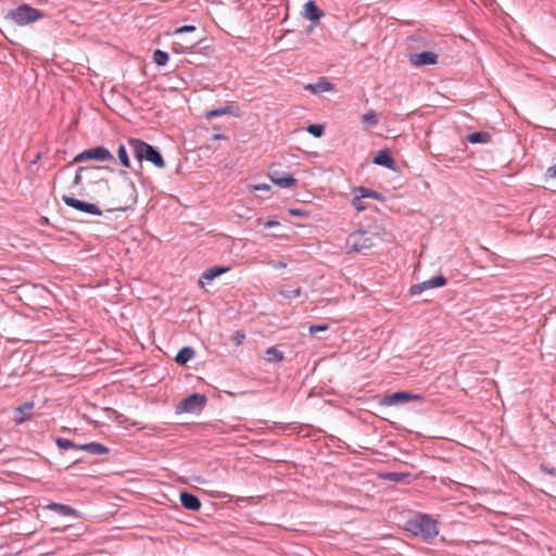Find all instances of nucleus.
<instances>
[{
    "label": "nucleus",
    "instance_id": "obj_1",
    "mask_svg": "<svg viewBox=\"0 0 556 556\" xmlns=\"http://www.w3.org/2000/svg\"><path fill=\"white\" fill-rule=\"evenodd\" d=\"M128 144L131 148L135 157L139 162L147 161L157 168L165 167L166 163L156 147L138 138H129Z\"/></svg>",
    "mask_w": 556,
    "mask_h": 556
},
{
    "label": "nucleus",
    "instance_id": "obj_2",
    "mask_svg": "<svg viewBox=\"0 0 556 556\" xmlns=\"http://www.w3.org/2000/svg\"><path fill=\"white\" fill-rule=\"evenodd\" d=\"M405 530L414 535H422L425 539H433L439 534V523L426 514H419L405 522Z\"/></svg>",
    "mask_w": 556,
    "mask_h": 556
},
{
    "label": "nucleus",
    "instance_id": "obj_3",
    "mask_svg": "<svg viewBox=\"0 0 556 556\" xmlns=\"http://www.w3.org/2000/svg\"><path fill=\"white\" fill-rule=\"evenodd\" d=\"M379 239L377 232L370 230H357L352 232L345 243L348 253H358L371 249Z\"/></svg>",
    "mask_w": 556,
    "mask_h": 556
},
{
    "label": "nucleus",
    "instance_id": "obj_4",
    "mask_svg": "<svg viewBox=\"0 0 556 556\" xmlns=\"http://www.w3.org/2000/svg\"><path fill=\"white\" fill-rule=\"evenodd\" d=\"M18 26H24L43 17V13L28 4H21L10 10L5 16Z\"/></svg>",
    "mask_w": 556,
    "mask_h": 556
},
{
    "label": "nucleus",
    "instance_id": "obj_5",
    "mask_svg": "<svg viewBox=\"0 0 556 556\" xmlns=\"http://www.w3.org/2000/svg\"><path fill=\"white\" fill-rule=\"evenodd\" d=\"M206 396L204 394L200 393H192L185 397L176 407L177 413H190V414H198L200 413L205 404H206Z\"/></svg>",
    "mask_w": 556,
    "mask_h": 556
},
{
    "label": "nucleus",
    "instance_id": "obj_6",
    "mask_svg": "<svg viewBox=\"0 0 556 556\" xmlns=\"http://www.w3.org/2000/svg\"><path fill=\"white\" fill-rule=\"evenodd\" d=\"M87 160H96V161H102V162L103 161H114V156L109 151V149H106L103 146H99L96 148L85 150V151L78 153L74 157V162H76V163L84 162Z\"/></svg>",
    "mask_w": 556,
    "mask_h": 556
},
{
    "label": "nucleus",
    "instance_id": "obj_7",
    "mask_svg": "<svg viewBox=\"0 0 556 556\" xmlns=\"http://www.w3.org/2000/svg\"><path fill=\"white\" fill-rule=\"evenodd\" d=\"M62 200L67 206L75 208L79 212H84L86 214L94 216L102 215L101 210L93 203L85 202L67 194H63Z\"/></svg>",
    "mask_w": 556,
    "mask_h": 556
},
{
    "label": "nucleus",
    "instance_id": "obj_8",
    "mask_svg": "<svg viewBox=\"0 0 556 556\" xmlns=\"http://www.w3.org/2000/svg\"><path fill=\"white\" fill-rule=\"evenodd\" d=\"M422 400H424V397L420 394H416V393H412V392H407V391H399V392H394L389 395H386L384 397H382L380 403L382 405L392 406V405L403 404V403H406L409 401L421 402Z\"/></svg>",
    "mask_w": 556,
    "mask_h": 556
},
{
    "label": "nucleus",
    "instance_id": "obj_9",
    "mask_svg": "<svg viewBox=\"0 0 556 556\" xmlns=\"http://www.w3.org/2000/svg\"><path fill=\"white\" fill-rule=\"evenodd\" d=\"M84 169L85 181L87 184H103L109 189L108 180L101 175L103 170L109 169L104 166H81Z\"/></svg>",
    "mask_w": 556,
    "mask_h": 556
},
{
    "label": "nucleus",
    "instance_id": "obj_10",
    "mask_svg": "<svg viewBox=\"0 0 556 556\" xmlns=\"http://www.w3.org/2000/svg\"><path fill=\"white\" fill-rule=\"evenodd\" d=\"M446 278L442 275H438L435 277H432L428 280H425L420 283L414 285L410 287L409 293L410 295L420 294L425 290L431 289V288H440L446 285Z\"/></svg>",
    "mask_w": 556,
    "mask_h": 556
},
{
    "label": "nucleus",
    "instance_id": "obj_11",
    "mask_svg": "<svg viewBox=\"0 0 556 556\" xmlns=\"http://www.w3.org/2000/svg\"><path fill=\"white\" fill-rule=\"evenodd\" d=\"M439 55L432 51H422L409 56V61L415 66H425L437 64Z\"/></svg>",
    "mask_w": 556,
    "mask_h": 556
},
{
    "label": "nucleus",
    "instance_id": "obj_12",
    "mask_svg": "<svg viewBox=\"0 0 556 556\" xmlns=\"http://www.w3.org/2000/svg\"><path fill=\"white\" fill-rule=\"evenodd\" d=\"M269 178L273 184L279 186L280 188H290L296 182V179L293 178L292 175L277 169H273L269 173Z\"/></svg>",
    "mask_w": 556,
    "mask_h": 556
},
{
    "label": "nucleus",
    "instance_id": "obj_13",
    "mask_svg": "<svg viewBox=\"0 0 556 556\" xmlns=\"http://www.w3.org/2000/svg\"><path fill=\"white\" fill-rule=\"evenodd\" d=\"M372 163L389 169L395 168V161L388 148L381 149L372 159Z\"/></svg>",
    "mask_w": 556,
    "mask_h": 556
},
{
    "label": "nucleus",
    "instance_id": "obj_14",
    "mask_svg": "<svg viewBox=\"0 0 556 556\" xmlns=\"http://www.w3.org/2000/svg\"><path fill=\"white\" fill-rule=\"evenodd\" d=\"M179 497H180V503L184 508L192 510V511L200 510L201 501L197 495H194L190 492H187V491H182V492H180Z\"/></svg>",
    "mask_w": 556,
    "mask_h": 556
},
{
    "label": "nucleus",
    "instance_id": "obj_15",
    "mask_svg": "<svg viewBox=\"0 0 556 556\" xmlns=\"http://www.w3.org/2000/svg\"><path fill=\"white\" fill-rule=\"evenodd\" d=\"M46 509H49V510H53L55 511L56 514H59L60 516H64V517H73V518H77L79 515H78V511L71 507L70 505H65V504H61V503H49L45 506Z\"/></svg>",
    "mask_w": 556,
    "mask_h": 556
},
{
    "label": "nucleus",
    "instance_id": "obj_16",
    "mask_svg": "<svg viewBox=\"0 0 556 556\" xmlns=\"http://www.w3.org/2000/svg\"><path fill=\"white\" fill-rule=\"evenodd\" d=\"M228 270H229V267H224V266L210 267L202 273L199 282L201 285L210 283L212 280H214L218 276L227 273Z\"/></svg>",
    "mask_w": 556,
    "mask_h": 556
},
{
    "label": "nucleus",
    "instance_id": "obj_17",
    "mask_svg": "<svg viewBox=\"0 0 556 556\" xmlns=\"http://www.w3.org/2000/svg\"><path fill=\"white\" fill-rule=\"evenodd\" d=\"M303 15L305 18L316 23L324 15L323 11L318 8L315 1L309 0L304 4Z\"/></svg>",
    "mask_w": 556,
    "mask_h": 556
},
{
    "label": "nucleus",
    "instance_id": "obj_18",
    "mask_svg": "<svg viewBox=\"0 0 556 556\" xmlns=\"http://www.w3.org/2000/svg\"><path fill=\"white\" fill-rule=\"evenodd\" d=\"M34 407L33 402H25L21 406L15 408V417L14 420L17 425L25 422L30 419V410Z\"/></svg>",
    "mask_w": 556,
    "mask_h": 556
},
{
    "label": "nucleus",
    "instance_id": "obj_19",
    "mask_svg": "<svg viewBox=\"0 0 556 556\" xmlns=\"http://www.w3.org/2000/svg\"><path fill=\"white\" fill-rule=\"evenodd\" d=\"M78 451H85L92 455H102L108 454L110 452L109 447L99 443V442H89L85 444H79Z\"/></svg>",
    "mask_w": 556,
    "mask_h": 556
},
{
    "label": "nucleus",
    "instance_id": "obj_20",
    "mask_svg": "<svg viewBox=\"0 0 556 556\" xmlns=\"http://www.w3.org/2000/svg\"><path fill=\"white\" fill-rule=\"evenodd\" d=\"M332 88L333 85L324 77L319 78L317 83L308 84L306 86V89L311 90L314 93L327 92L332 90Z\"/></svg>",
    "mask_w": 556,
    "mask_h": 556
},
{
    "label": "nucleus",
    "instance_id": "obj_21",
    "mask_svg": "<svg viewBox=\"0 0 556 556\" xmlns=\"http://www.w3.org/2000/svg\"><path fill=\"white\" fill-rule=\"evenodd\" d=\"M195 355V351L191 346L181 348L175 356V362L179 365H186Z\"/></svg>",
    "mask_w": 556,
    "mask_h": 556
},
{
    "label": "nucleus",
    "instance_id": "obj_22",
    "mask_svg": "<svg viewBox=\"0 0 556 556\" xmlns=\"http://www.w3.org/2000/svg\"><path fill=\"white\" fill-rule=\"evenodd\" d=\"M492 136L489 131H475L466 136V140L472 144L476 143H489Z\"/></svg>",
    "mask_w": 556,
    "mask_h": 556
},
{
    "label": "nucleus",
    "instance_id": "obj_23",
    "mask_svg": "<svg viewBox=\"0 0 556 556\" xmlns=\"http://www.w3.org/2000/svg\"><path fill=\"white\" fill-rule=\"evenodd\" d=\"M232 105H225L223 108L214 109L205 113V117L211 119L222 115H235Z\"/></svg>",
    "mask_w": 556,
    "mask_h": 556
},
{
    "label": "nucleus",
    "instance_id": "obj_24",
    "mask_svg": "<svg viewBox=\"0 0 556 556\" xmlns=\"http://www.w3.org/2000/svg\"><path fill=\"white\" fill-rule=\"evenodd\" d=\"M265 359L269 363H278L283 359V353L277 348L271 346L265 351Z\"/></svg>",
    "mask_w": 556,
    "mask_h": 556
},
{
    "label": "nucleus",
    "instance_id": "obj_25",
    "mask_svg": "<svg viewBox=\"0 0 556 556\" xmlns=\"http://www.w3.org/2000/svg\"><path fill=\"white\" fill-rule=\"evenodd\" d=\"M153 62L160 66H164L167 64L168 60H169V55L166 51H163V50H155L153 52Z\"/></svg>",
    "mask_w": 556,
    "mask_h": 556
},
{
    "label": "nucleus",
    "instance_id": "obj_26",
    "mask_svg": "<svg viewBox=\"0 0 556 556\" xmlns=\"http://www.w3.org/2000/svg\"><path fill=\"white\" fill-rule=\"evenodd\" d=\"M55 444L60 450H70V448L78 450V446H79V444H76L72 440L65 439V438H58L55 440Z\"/></svg>",
    "mask_w": 556,
    "mask_h": 556
},
{
    "label": "nucleus",
    "instance_id": "obj_27",
    "mask_svg": "<svg viewBox=\"0 0 556 556\" xmlns=\"http://www.w3.org/2000/svg\"><path fill=\"white\" fill-rule=\"evenodd\" d=\"M117 157L124 167L130 168V160L127 154L126 147L121 144L117 149Z\"/></svg>",
    "mask_w": 556,
    "mask_h": 556
},
{
    "label": "nucleus",
    "instance_id": "obj_28",
    "mask_svg": "<svg viewBox=\"0 0 556 556\" xmlns=\"http://www.w3.org/2000/svg\"><path fill=\"white\" fill-rule=\"evenodd\" d=\"M409 477L410 475L406 472H388L386 473L384 479L399 483L404 482Z\"/></svg>",
    "mask_w": 556,
    "mask_h": 556
},
{
    "label": "nucleus",
    "instance_id": "obj_29",
    "mask_svg": "<svg viewBox=\"0 0 556 556\" xmlns=\"http://www.w3.org/2000/svg\"><path fill=\"white\" fill-rule=\"evenodd\" d=\"M306 131L315 138H320L325 134V126L321 124H309Z\"/></svg>",
    "mask_w": 556,
    "mask_h": 556
},
{
    "label": "nucleus",
    "instance_id": "obj_30",
    "mask_svg": "<svg viewBox=\"0 0 556 556\" xmlns=\"http://www.w3.org/2000/svg\"><path fill=\"white\" fill-rule=\"evenodd\" d=\"M357 192H362L365 198H372V199H376L379 201L384 200V197L380 192L365 188V187H358Z\"/></svg>",
    "mask_w": 556,
    "mask_h": 556
},
{
    "label": "nucleus",
    "instance_id": "obj_31",
    "mask_svg": "<svg viewBox=\"0 0 556 556\" xmlns=\"http://www.w3.org/2000/svg\"><path fill=\"white\" fill-rule=\"evenodd\" d=\"M278 293L286 298V299H295V298H299L302 293V289L300 287L295 288V289H283L281 288Z\"/></svg>",
    "mask_w": 556,
    "mask_h": 556
},
{
    "label": "nucleus",
    "instance_id": "obj_32",
    "mask_svg": "<svg viewBox=\"0 0 556 556\" xmlns=\"http://www.w3.org/2000/svg\"><path fill=\"white\" fill-rule=\"evenodd\" d=\"M364 199H365V197L363 195L362 192H358V194H356L353 198L352 204H353V206L355 207L356 211L363 212V211L366 210V205H365Z\"/></svg>",
    "mask_w": 556,
    "mask_h": 556
},
{
    "label": "nucleus",
    "instance_id": "obj_33",
    "mask_svg": "<svg viewBox=\"0 0 556 556\" xmlns=\"http://www.w3.org/2000/svg\"><path fill=\"white\" fill-rule=\"evenodd\" d=\"M362 121L364 123H367V124L371 125V126H375L378 123L377 115H376L375 111H372V110L367 111L363 115Z\"/></svg>",
    "mask_w": 556,
    "mask_h": 556
},
{
    "label": "nucleus",
    "instance_id": "obj_34",
    "mask_svg": "<svg viewBox=\"0 0 556 556\" xmlns=\"http://www.w3.org/2000/svg\"><path fill=\"white\" fill-rule=\"evenodd\" d=\"M85 180V175H84V169L83 167H78V169L76 170V174H75V177H74V180L71 185V188H75L77 186H80L83 185V181Z\"/></svg>",
    "mask_w": 556,
    "mask_h": 556
},
{
    "label": "nucleus",
    "instance_id": "obj_35",
    "mask_svg": "<svg viewBox=\"0 0 556 556\" xmlns=\"http://www.w3.org/2000/svg\"><path fill=\"white\" fill-rule=\"evenodd\" d=\"M244 339H245V333L242 330L235 331L231 336V341L237 346L241 345Z\"/></svg>",
    "mask_w": 556,
    "mask_h": 556
},
{
    "label": "nucleus",
    "instance_id": "obj_36",
    "mask_svg": "<svg viewBox=\"0 0 556 556\" xmlns=\"http://www.w3.org/2000/svg\"><path fill=\"white\" fill-rule=\"evenodd\" d=\"M329 329V325L327 324H320V325H311L308 327V332L311 334H315L317 332H320V331H326Z\"/></svg>",
    "mask_w": 556,
    "mask_h": 556
},
{
    "label": "nucleus",
    "instance_id": "obj_37",
    "mask_svg": "<svg viewBox=\"0 0 556 556\" xmlns=\"http://www.w3.org/2000/svg\"><path fill=\"white\" fill-rule=\"evenodd\" d=\"M197 29L195 26L193 25H184L181 27H178L175 31H174V35H181V34H185V33H192Z\"/></svg>",
    "mask_w": 556,
    "mask_h": 556
},
{
    "label": "nucleus",
    "instance_id": "obj_38",
    "mask_svg": "<svg viewBox=\"0 0 556 556\" xmlns=\"http://www.w3.org/2000/svg\"><path fill=\"white\" fill-rule=\"evenodd\" d=\"M289 214L293 215V216H299V217H307L308 216L307 212H305L301 208H290Z\"/></svg>",
    "mask_w": 556,
    "mask_h": 556
},
{
    "label": "nucleus",
    "instance_id": "obj_39",
    "mask_svg": "<svg viewBox=\"0 0 556 556\" xmlns=\"http://www.w3.org/2000/svg\"><path fill=\"white\" fill-rule=\"evenodd\" d=\"M270 265L274 269H282L287 267V264L281 261H271Z\"/></svg>",
    "mask_w": 556,
    "mask_h": 556
},
{
    "label": "nucleus",
    "instance_id": "obj_40",
    "mask_svg": "<svg viewBox=\"0 0 556 556\" xmlns=\"http://www.w3.org/2000/svg\"><path fill=\"white\" fill-rule=\"evenodd\" d=\"M546 176H547V177H549V178H555V177H556V164H555V165L549 166V167L546 169Z\"/></svg>",
    "mask_w": 556,
    "mask_h": 556
},
{
    "label": "nucleus",
    "instance_id": "obj_41",
    "mask_svg": "<svg viewBox=\"0 0 556 556\" xmlns=\"http://www.w3.org/2000/svg\"><path fill=\"white\" fill-rule=\"evenodd\" d=\"M253 189L256 190V191H258V190H261V191H269L270 187L268 185H266V184H260V185H255L253 187Z\"/></svg>",
    "mask_w": 556,
    "mask_h": 556
},
{
    "label": "nucleus",
    "instance_id": "obj_42",
    "mask_svg": "<svg viewBox=\"0 0 556 556\" xmlns=\"http://www.w3.org/2000/svg\"><path fill=\"white\" fill-rule=\"evenodd\" d=\"M276 226H279V222H277V220H268L265 224V228H273V227H276Z\"/></svg>",
    "mask_w": 556,
    "mask_h": 556
},
{
    "label": "nucleus",
    "instance_id": "obj_43",
    "mask_svg": "<svg viewBox=\"0 0 556 556\" xmlns=\"http://www.w3.org/2000/svg\"><path fill=\"white\" fill-rule=\"evenodd\" d=\"M213 139L214 140H224V139H227V136L224 134H214Z\"/></svg>",
    "mask_w": 556,
    "mask_h": 556
},
{
    "label": "nucleus",
    "instance_id": "obj_44",
    "mask_svg": "<svg viewBox=\"0 0 556 556\" xmlns=\"http://www.w3.org/2000/svg\"><path fill=\"white\" fill-rule=\"evenodd\" d=\"M40 159H41V153L38 152L34 156V159L30 161V164H37Z\"/></svg>",
    "mask_w": 556,
    "mask_h": 556
},
{
    "label": "nucleus",
    "instance_id": "obj_45",
    "mask_svg": "<svg viewBox=\"0 0 556 556\" xmlns=\"http://www.w3.org/2000/svg\"><path fill=\"white\" fill-rule=\"evenodd\" d=\"M194 481L200 482V483H205V482H206V481H205L203 478H201V477H195V478H194Z\"/></svg>",
    "mask_w": 556,
    "mask_h": 556
},
{
    "label": "nucleus",
    "instance_id": "obj_46",
    "mask_svg": "<svg viewBox=\"0 0 556 556\" xmlns=\"http://www.w3.org/2000/svg\"><path fill=\"white\" fill-rule=\"evenodd\" d=\"M551 475L556 476V469H552L548 471Z\"/></svg>",
    "mask_w": 556,
    "mask_h": 556
},
{
    "label": "nucleus",
    "instance_id": "obj_47",
    "mask_svg": "<svg viewBox=\"0 0 556 556\" xmlns=\"http://www.w3.org/2000/svg\"><path fill=\"white\" fill-rule=\"evenodd\" d=\"M200 40H201V39L195 40L194 42H191V43H190V48H191V47H193L195 43H199V41H200Z\"/></svg>",
    "mask_w": 556,
    "mask_h": 556
},
{
    "label": "nucleus",
    "instance_id": "obj_48",
    "mask_svg": "<svg viewBox=\"0 0 556 556\" xmlns=\"http://www.w3.org/2000/svg\"><path fill=\"white\" fill-rule=\"evenodd\" d=\"M42 224H48V218L47 217H42Z\"/></svg>",
    "mask_w": 556,
    "mask_h": 556
},
{
    "label": "nucleus",
    "instance_id": "obj_49",
    "mask_svg": "<svg viewBox=\"0 0 556 556\" xmlns=\"http://www.w3.org/2000/svg\"><path fill=\"white\" fill-rule=\"evenodd\" d=\"M174 51H175L176 53H178V52H179V50H178L176 47H174Z\"/></svg>",
    "mask_w": 556,
    "mask_h": 556
}]
</instances>
